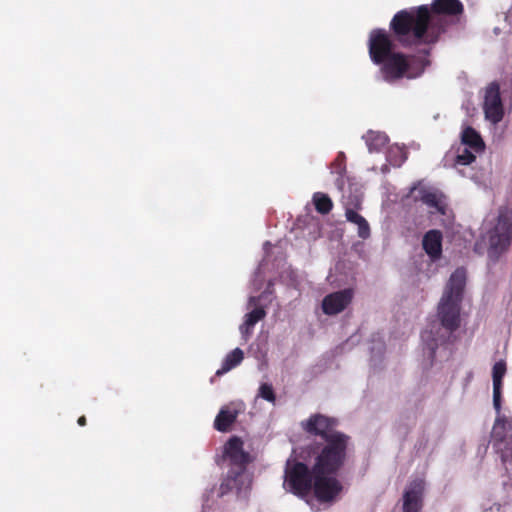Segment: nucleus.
I'll use <instances>...</instances> for the list:
<instances>
[{"instance_id":"6","label":"nucleus","mask_w":512,"mask_h":512,"mask_svg":"<svg viewBox=\"0 0 512 512\" xmlns=\"http://www.w3.org/2000/svg\"><path fill=\"white\" fill-rule=\"evenodd\" d=\"M283 487L286 491L302 498L313 493L320 503L328 505L336 502L342 492V490L339 491L332 500H321L315 491V465L313 466L312 472H310L305 464L294 459H288L286 462Z\"/></svg>"},{"instance_id":"2","label":"nucleus","mask_w":512,"mask_h":512,"mask_svg":"<svg viewBox=\"0 0 512 512\" xmlns=\"http://www.w3.org/2000/svg\"><path fill=\"white\" fill-rule=\"evenodd\" d=\"M463 6L459 0H434L432 12L427 6L401 11L392 20V27L399 41L406 45L428 43L434 40L433 24L442 17L460 15Z\"/></svg>"},{"instance_id":"20","label":"nucleus","mask_w":512,"mask_h":512,"mask_svg":"<svg viewBox=\"0 0 512 512\" xmlns=\"http://www.w3.org/2000/svg\"><path fill=\"white\" fill-rule=\"evenodd\" d=\"M244 358V353L240 348H235L229 354L226 355L221 369L217 370V375H222L234 367L238 366Z\"/></svg>"},{"instance_id":"23","label":"nucleus","mask_w":512,"mask_h":512,"mask_svg":"<svg viewBox=\"0 0 512 512\" xmlns=\"http://www.w3.org/2000/svg\"><path fill=\"white\" fill-rule=\"evenodd\" d=\"M387 160L393 166H400L406 160V153L399 145H393L388 150Z\"/></svg>"},{"instance_id":"27","label":"nucleus","mask_w":512,"mask_h":512,"mask_svg":"<svg viewBox=\"0 0 512 512\" xmlns=\"http://www.w3.org/2000/svg\"><path fill=\"white\" fill-rule=\"evenodd\" d=\"M85 423H86V419H85V417H84V416H82V417H80V418L78 419V424H79V425L83 426V425H85Z\"/></svg>"},{"instance_id":"25","label":"nucleus","mask_w":512,"mask_h":512,"mask_svg":"<svg viewBox=\"0 0 512 512\" xmlns=\"http://www.w3.org/2000/svg\"><path fill=\"white\" fill-rule=\"evenodd\" d=\"M257 395L258 397L268 401L269 403H272L273 405L276 402L275 392L271 384L262 383L259 386Z\"/></svg>"},{"instance_id":"26","label":"nucleus","mask_w":512,"mask_h":512,"mask_svg":"<svg viewBox=\"0 0 512 512\" xmlns=\"http://www.w3.org/2000/svg\"><path fill=\"white\" fill-rule=\"evenodd\" d=\"M345 171V165L343 163V159H342V156L340 155L334 162L333 164V171L332 173H336L339 175V178H337L336 180V184L337 186L342 189V185H343V179H342V174L344 173Z\"/></svg>"},{"instance_id":"13","label":"nucleus","mask_w":512,"mask_h":512,"mask_svg":"<svg viewBox=\"0 0 512 512\" xmlns=\"http://www.w3.org/2000/svg\"><path fill=\"white\" fill-rule=\"evenodd\" d=\"M247 309L249 311L244 315L243 323L239 326L244 341L250 338L255 324L266 316V305L260 303V298L255 296L249 297Z\"/></svg>"},{"instance_id":"3","label":"nucleus","mask_w":512,"mask_h":512,"mask_svg":"<svg viewBox=\"0 0 512 512\" xmlns=\"http://www.w3.org/2000/svg\"><path fill=\"white\" fill-rule=\"evenodd\" d=\"M465 284L466 271L463 268L456 269L451 274L438 303L437 318L441 327L433 324L421 335L422 341L431 352L459 327Z\"/></svg>"},{"instance_id":"4","label":"nucleus","mask_w":512,"mask_h":512,"mask_svg":"<svg viewBox=\"0 0 512 512\" xmlns=\"http://www.w3.org/2000/svg\"><path fill=\"white\" fill-rule=\"evenodd\" d=\"M369 54L372 61L380 67L382 78L388 82L402 77H418L428 64L424 59H407L396 52L389 36L382 30H373L370 33Z\"/></svg>"},{"instance_id":"5","label":"nucleus","mask_w":512,"mask_h":512,"mask_svg":"<svg viewBox=\"0 0 512 512\" xmlns=\"http://www.w3.org/2000/svg\"><path fill=\"white\" fill-rule=\"evenodd\" d=\"M223 457L235 466V470H230L221 483L220 496L233 490L238 496L245 494L251 485V476L245 469V465L251 461V455L245 451L243 441L239 437H231L224 445Z\"/></svg>"},{"instance_id":"10","label":"nucleus","mask_w":512,"mask_h":512,"mask_svg":"<svg viewBox=\"0 0 512 512\" xmlns=\"http://www.w3.org/2000/svg\"><path fill=\"white\" fill-rule=\"evenodd\" d=\"M482 110L485 121L491 125L495 126L502 121L505 110L497 84L492 83L485 89Z\"/></svg>"},{"instance_id":"21","label":"nucleus","mask_w":512,"mask_h":512,"mask_svg":"<svg viewBox=\"0 0 512 512\" xmlns=\"http://www.w3.org/2000/svg\"><path fill=\"white\" fill-rule=\"evenodd\" d=\"M368 150L370 152L373 151H380L382 147L385 146V144L388 141L387 136L384 133L376 132V131H369L363 136Z\"/></svg>"},{"instance_id":"28","label":"nucleus","mask_w":512,"mask_h":512,"mask_svg":"<svg viewBox=\"0 0 512 512\" xmlns=\"http://www.w3.org/2000/svg\"><path fill=\"white\" fill-rule=\"evenodd\" d=\"M266 294L267 292H264L261 296L258 297L260 298V302L266 297ZM268 294H271V291H268Z\"/></svg>"},{"instance_id":"17","label":"nucleus","mask_w":512,"mask_h":512,"mask_svg":"<svg viewBox=\"0 0 512 512\" xmlns=\"http://www.w3.org/2000/svg\"><path fill=\"white\" fill-rule=\"evenodd\" d=\"M241 410V405H231L225 406L221 408L220 412L216 416L215 419V428L219 431H227L230 426L234 423L239 411Z\"/></svg>"},{"instance_id":"11","label":"nucleus","mask_w":512,"mask_h":512,"mask_svg":"<svg viewBox=\"0 0 512 512\" xmlns=\"http://www.w3.org/2000/svg\"><path fill=\"white\" fill-rule=\"evenodd\" d=\"M425 483L422 479L409 482L403 491L401 498L402 512H420L423 505Z\"/></svg>"},{"instance_id":"22","label":"nucleus","mask_w":512,"mask_h":512,"mask_svg":"<svg viewBox=\"0 0 512 512\" xmlns=\"http://www.w3.org/2000/svg\"><path fill=\"white\" fill-rule=\"evenodd\" d=\"M481 151L470 149L466 145H460L457 152L456 163L459 165H468L476 159V155Z\"/></svg>"},{"instance_id":"7","label":"nucleus","mask_w":512,"mask_h":512,"mask_svg":"<svg viewBox=\"0 0 512 512\" xmlns=\"http://www.w3.org/2000/svg\"><path fill=\"white\" fill-rule=\"evenodd\" d=\"M512 231V208L504 207L499 210L498 217L489 224L481 241L476 244V249L481 252L487 249L488 256L492 259L504 251L510 243Z\"/></svg>"},{"instance_id":"1","label":"nucleus","mask_w":512,"mask_h":512,"mask_svg":"<svg viewBox=\"0 0 512 512\" xmlns=\"http://www.w3.org/2000/svg\"><path fill=\"white\" fill-rule=\"evenodd\" d=\"M335 423L334 419L322 414H313L300 423L305 432L326 440L315 459V491L321 500L334 499L343 488L336 473L344 464L348 437L333 430Z\"/></svg>"},{"instance_id":"8","label":"nucleus","mask_w":512,"mask_h":512,"mask_svg":"<svg viewBox=\"0 0 512 512\" xmlns=\"http://www.w3.org/2000/svg\"><path fill=\"white\" fill-rule=\"evenodd\" d=\"M512 422L501 411L497 416L492 428V440L497 452L500 453L503 463L508 470L512 467Z\"/></svg>"},{"instance_id":"19","label":"nucleus","mask_w":512,"mask_h":512,"mask_svg":"<svg viewBox=\"0 0 512 512\" xmlns=\"http://www.w3.org/2000/svg\"><path fill=\"white\" fill-rule=\"evenodd\" d=\"M461 144L470 149L483 152L485 144L480 134L471 127H465L461 132Z\"/></svg>"},{"instance_id":"15","label":"nucleus","mask_w":512,"mask_h":512,"mask_svg":"<svg viewBox=\"0 0 512 512\" xmlns=\"http://www.w3.org/2000/svg\"><path fill=\"white\" fill-rule=\"evenodd\" d=\"M427 255L433 260H438L442 254V234L438 230L428 231L422 241Z\"/></svg>"},{"instance_id":"14","label":"nucleus","mask_w":512,"mask_h":512,"mask_svg":"<svg viewBox=\"0 0 512 512\" xmlns=\"http://www.w3.org/2000/svg\"><path fill=\"white\" fill-rule=\"evenodd\" d=\"M354 293L352 289H344L328 294L322 300V310L326 315H337L351 303Z\"/></svg>"},{"instance_id":"9","label":"nucleus","mask_w":512,"mask_h":512,"mask_svg":"<svg viewBox=\"0 0 512 512\" xmlns=\"http://www.w3.org/2000/svg\"><path fill=\"white\" fill-rule=\"evenodd\" d=\"M410 195L414 200H420L427 205L431 213L446 214L448 208L446 197L437 188L419 182L410 189Z\"/></svg>"},{"instance_id":"12","label":"nucleus","mask_w":512,"mask_h":512,"mask_svg":"<svg viewBox=\"0 0 512 512\" xmlns=\"http://www.w3.org/2000/svg\"><path fill=\"white\" fill-rule=\"evenodd\" d=\"M247 309L249 311L244 315L243 323L239 326L244 341L250 338L255 324L266 316V305L260 303V298L255 296L249 297Z\"/></svg>"},{"instance_id":"16","label":"nucleus","mask_w":512,"mask_h":512,"mask_svg":"<svg viewBox=\"0 0 512 512\" xmlns=\"http://www.w3.org/2000/svg\"><path fill=\"white\" fill-rule=\"evenodd\" d=\"M506 374V364L504 361H498L494 364L492 369L493 380V406L496 412L501 410V389L502 379Z\"/></svg>"},{"instance_id":"24","label":"nucleus","mask_w":512,"mask_h":512,"mask_svg":"<svg viewBox=\"0 0 512 512\" xmlns=\"http://www.w3.org/2000/svg\"><path fill=\"white\" fill-rule=\"evenodd\" d=\"M313 201L317 211L320 213H328L332 208V201L326 194L315 193Z\"/></svg>"},{"instance_id":"18","label":"nucleus","mask_w":512,"mask_h":512,"mask_svg":"<svg viewBox=\"0 0 512 512\" xmlns=\"http://www.w3.org/2000/svg\"><path fill=\"white\" fill-rule=\"evenodd\" d=\"M345 216L347 221L357 226V233L360 238L367 239L370 236V226L363 216L350 208H346Z\"/></svg>"}]
</instances>
